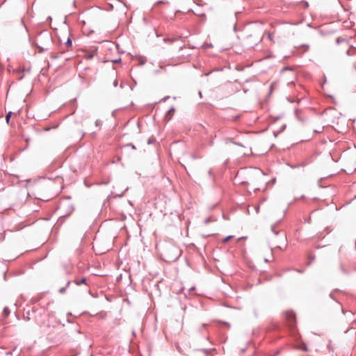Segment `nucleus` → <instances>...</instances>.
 <instances>
[{
  "label": "nucleus",
  "instance_id": "f257e3e1",
  "mask_svg": "<svg viewBox=\"0 0 356 356\" xmlns=\"http://www.w3.org/2000/svg\"><path fill=\"white\" fill-rule=\"evenodd\" d=\"M337 43H338V44H341L342 45V47L344 48H348V50H347L348 55H353L356 51V49L355 47H349V45L346 40L337 39Z\"/></svg>",
  "mask_w": 356,
  "mask_h": 356
},
{
  "label": "nucleus",
  "instance_id": "f03ea898",
  "mask_svg": "<svg viewBox=\"0 0 356 356\" xmlns=\"http://www.w3.org/2000/svg\"><path fill=\"white\" fill-rule=\"evenodd\" d=\"M174 112H175L174 108H171L170 110H169V111L168 112L167 115H166V118H168V120H169L172 118V116L174 114Z\"/></svg>",
  "mask_w": 356,
  "mask_h": 356
},
{
  "label": "nucleus",
  "instance_id": "7ed1b4c3",
  "mask_svg": "<svg viewBox=\"0 0 356 356\" xmlns=\"http://www.w3.org/2000/svg\"><path fill=\"white\" fill-rule=\"evenodd\" d=\"M86 279L85 277H83V278L81 279L80 280L78 279L75 280L74 282L76 284L80 285L81 284H84L86 282Z\"/></svg>",
  "mask_w": 356,
  "mask_h": 356
},
{
  "label": "nucleus",
  "instance_id": "20e7f679",
  "mask_svg": "<svg viewBox=\"0 0 356 356\" xmlns=\"http://www.w3.org/2000/svg\"><path fill=\"white\" fill-rule=\"evenodd\" d=\"M299 348L300 350H302L303 351H305L307 352L308 350H307V347L306 346V345L305 343H302L300 346Z\"/></svg>",
  "mask_w": 356,
  "mask_h": 356
},
{
  "label": "nucleus",
  "instance_id": "39448f33",
  "mask_svg": "<svg viewBox=\"0 0 356 356\" xmlns=\"http://www.w3.org/2000/svg\"><path fill=\"white\" fill-rule=\"evenodd\" d=\"M11 115H12V113L11 112H9L6 116V122L8 124L9 123V121H10V117H11Z\"/></svg>",
  "mask_w": 356,
  "mask_h": 356
},
{
  "label": "nucleus",
  "instance_id": "423d86ee",
  "mask_svg": "<svg viewBox=\"0 0 356 356\" xmlns=\"http://www.w3.org/2000/svg\"><path fill=\"white\" fill-rule=\"evenodd\" d=\"M288 318L289 319L293 320L295 318V315L293 313H289Z\"/></svg>",
  "mask_w": 356,
  "mask_h": 356
},
{
  "label": "nucleus",
  "instance_id": "0eeeda50",
  "mask_svg": "<svg viewBox=\"0 0 356 356\" xmlns=\"http://www.w3.org/2000/svg\"><path fill=\"white\" fill-rule=\"evenodd\" d=\"M232 237H233L232 236H227V237H226V238H223L222 242H223V243H226V242H227L229 239H231Z\"/></svg>",
  "mask_w": 356,
  "mask_h": 356
},
{
  "label": "nucleus",
  "instance_id": "6e6552de",
  "mask_svg": "<svg viewBox=\"0 0 356 356\" xmlns=\"http://www.w3.org/2000/svg\"><path fill=\"white\" fill-rule=\"evenodd\" d=\"M66 44H67V47H71L72 46V41H71V40L70 38L67 39Z\"/></svg>",
  "mask_w": 356,
  "mask_h": 356
},
{
  "label": "nucleus",
  "instance_id": "1a4fd4ad",
  "mask_svg": "<svg viewBox=\"0 0 356 356\" xmlns=\"http://www.w3.org/2000/svg\"><path fill=\"white\" fill-rule=\"evenodd\" d=\"M66 287H62L59 289L60 293H63L65 291Z\"/></svg>",
  "mask_w": 356,
  "mask_h": 356
},
{
  "label": "nucleus",
  "instance_id": "9d476101",
  "mask_svg": "<svg viewBox=\"0 0 356 356\" xmlns=\"http://www.w3.org/2000/svg\"><path fill=\"white\" fill-rule=\"evenodd\" d=\"M3 313L6 314V315H8V313H9V311L7 308H5L4 310H3Z\"/></svg>",
  "mask_w": 356,
  "mask_h": 356
},
{
  "label": "nucleus",
  "instance_id": "9b49d317",
  "mask_svg": "<svg viewBox=\"0 0 356 356\" xmlns=\"http://www.w3.org/2000/svg\"><path fill=\"white\" fill-rule=\"evenodd\" d=\"M164 41L165 42H173V40L172 39H164Z\"/></svg>",
  "mask_w": 356,
  "mask_h": 356
},
{
  "label": "nucleus",
  "instance_id": "f8f14e48",
  "mask_svg": "<svg viewBox=\"0 0 356 356\" xmlns=\"http://www.w3.org/2000/svg\"><path fill=\"white\" fill-rule=\"evenodd\" d=\"M287 70H288L287 69H283V70H282V72H286V71H287Z\"/></svg>",
  "mask_w": 356,
  "mask_h": 356
},
{
  "label": "nucleus",
  "instance_id": "ddd939ff",
  "mask_svg": "<svg viewBox=\"0 0 356 356\" xmlns=\"http://www.w3.org/2000/svg\"><path fill=\"white\" fill-rule=\"evenodd\" d=\"M69 284H70V282H68L67 283V284H66V287H67V286H69Z\"/></svg>",
  "mask_w": 356,
  "mask_h": 356
}]
</instances>
